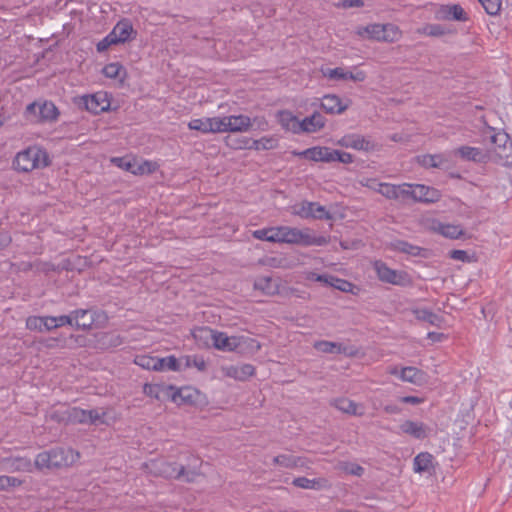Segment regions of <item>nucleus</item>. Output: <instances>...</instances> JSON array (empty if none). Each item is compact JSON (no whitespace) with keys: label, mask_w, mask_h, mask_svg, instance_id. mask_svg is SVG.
Masks as SVG:
<instances>
[{"label":"nucleus","mask_w":512,"mask_h":512,"mask_svg":"<svg viewBox=\"0 0 512 512\" xmlns=\"http://www.w3.org/2000/svg\"><path fill=\"white\" fill-rule=\"evenodd\" d=\"M243 145L238 146V148H248L255 150H271L275 149L278 146V140L272 136H265L258 140L252 139H244Z\"/></svg>","instance_id":"24"},{"label":"nucleus","mask_w":512,"mask_h":512,"mask_svg":"<svg viewBox=\"0 0 512 512\" xmlns=\"http://www.w3.org/2000/svg\"><path fill=\"white\" fill-rule=\"evenodd\" d=\"M73 326L79 330H89L94 324V313L89 309H79L72 312Z\"/></svg>","instance_id":"17"},{"label":"nucleus","mask_w":512,"mask_h":512,"mask_svg":"<svg viewBox=\"0 0 512 512\" xmlns=\"http://www.w3.org/2000/svg\"><path fill=\"white\" fill-rule=\"evenodd\" d=\"M356 34L364 39L389 43L398 41L402 36V32L399 27L391 23H374L367 26L358 27Z\"/></svg>","instance_id":"4"},{"label":"nucleus","mask_w":512,"mask_h":512,"mask_svg":"<svg viewBox=\"0 0 512 512\" xmlns=\"http://www.w3.org/2000/svg\"><path fill=\"white\" fill-rule=\"evenodd\" d=\"M400 430L416 439H424L428 436L429 428L422 422L406 420L400 425Z\"/></svg>","instance_id":"25"},{"label":"nucleus","mask_w":512,"mask_h":512,"mask_svg":"<svg viewBox=\"0 0 512 512\" xmlns=\"http://www.w3.org/2000/svg\"><path fill=\"white\" fill-rule=\"evenodd\" d=\"M117 44L124 43L136 35L131 22L127 19L119 21L110 32Z\"/></svg>","instance_id":"16"},{"label":"nucleus","mask_w":512,"mask_h":512,"mask_svg":"<svg viewBox=\"0 0 512 512\" xmlns=\"http://www.w3.org/2000/svg\"><path fill=\"white\" fill-rule=\"evenodd\" d=\"M314 348L326 354H344L346 356H356L358 350L355 346H347L342 343L331 342L326 340L317 341L314 343Z\"/></svg>","instance_id":"12"},{"label":"nucleus","mask_w":512,"mask_h":512,"mask_svg":"<svg viewBox=\"0 0 512 512\" xmlns=\"http://www.w3.org/2000/svg\"><path fill=\"white\" fill-rule=\"evenodd\" d=\"M107 410L104 408L84 410L78 407L68 408L63 412L60 420L73 424H103Z\"/></svg>","instance_id":"6"},{"label":"nucleus","mask_w":512,"mask_h":512,"mask_svg":"<svg viewBox=\"0 0 512 512\" xmlns=\"http://www.w3.org/2000/svg\"><path fill=\"white\" fill-rule=\"evenodd\" d=\"M161 361V367H158V371H179L180 364L175 356H168L159 358Z\"/></svg>","instance_id":"42"},{"label":"nucleus","mask_w":512,"mask_h":512,"mask_svg":"<svg viewBox=\"0 0 512 512\" xmlns=\"http://www.w3.org/2000/svg\"><path fill=\"white\" fill-rule=\"evenodd\" d=\"M226 118L224 117H211L208 118L209 133H224L226 132Z\"/></svg>","instance_id":"40"},{"label":"nucleus","mask_w":512,"mask_h":512,"mask_svg":"<svg viewBox=\"0 0 512 512\" xmlns=\"http://www.w3.org/2000/svg\"><path fill=\"white\" fill-rule=\"evenodd\" d=\"M438 19L447 21L465 22L469 19L468 14L459 4L441 5L436 12Z\"/></svg>","instance_id":"13"},{"label":"nucleus","mask_w":512,"mask_h":512,"mask_svg":"<svg viewBox=\"0 0 512 512\" xmlns=\"http://www.w3.org/2000/svg\"><path fill=\"white\" fill-rule=\"evenodd\" d=\"M337 468L346 474L355 476H361L364 473V468L362 466L350 462H340Z\"/></svg>","instance_id":"41"},{"label":"nucleus","mask_w":512,"mask_h":512,"mask_svg":"<svg viewBox=\"0 0 512 512\" xmlns=\"http://www.w3.org/2000/svg\"><path fill=\"white\" fill-rule=\"evenodd\" d=\"M413 314L415 315L417 320L427 322L433 326L441 327V325L444 322L442 316L432 312L427 308L414 309Z\"/></svg>","instance_id":"31"},{"label":"nucleus","mask_w":512,"mask_h":512,"mask_svg":"<svg viewBox=\"0 0 512 512\" xmlns=\"http://www.w3.org/2000/svg\"><path fill=\"white\" fill-rule=\"evenodd\" d=\"M186 391L187 390H184V389L174 391L171 396L172 401L177 404H181V403L185 402L187 399L190 398L189 394H185Z\"/></svg>","instance_id":"58"},{"label":"nucleus","mask_w":512,"mask_h":512,"mask_svg":"<svg viewBox=\"0 0 512 512\" xmlns=\"http://www.w3.org/2000/svg\"><path fill=\"white\" fill-rule=\"evenodd\" d=\"M330 286L334 287L340 291H343V292H348L352 288V284L350 282L340 279V278H337L335 276H334V280Z\"/></svg>","instance_id":"54"},{"label":"nucleus","mask_w":512,"mask_h":512,"mask_svg":"<svg viewBox=\"0 0 512 512\" xmlns=\"http://www.w3.org/2000/svg\"><path fill=\"white\" fill-rule=\"evenodd\" d=\"M293 214L304 219H330V214L323 206L319 205L318 203L308 201H303L300 204L294 205Z\"/></svg>","instance_id":"10"},{"label":"nucleus","mask_w":512,"mask_h":512,"mask_svg":"<svg viewBox=\"0 0 512 512\" xmlns=\"http://www.w3.org/2000/svg\"><path fill=\"white\" fill-rule=\"evenodd\" d=\"M450 258L464 262L468 259V255L464 250H452L450 252Z\"/></svg>","instance_id":"60"},{"label":"nucleus","mask_w":512,"mask_h":512,"mask_svg":"<svg viewBox=\"0 0 512 512\" xmlns=\"http://www.w3.org/2000/svg\"><path fill=\"white\" fill-rule=\"evenodd\" d=\"M309 463L310 461H308L306 458L293 456L290 454H281L273 458V464L288 469L308 467Z\"/></svg>","instance_id":"22"},{"label":"nucleus","mask_w":512,"mask_h":512,"mask_svg":"<svg viewBox=\"0 0 512 512\" xmlns=\"http://www.w3.org/2000/svg\"><path fill=\"white\" fill-rule=\"evenodd\" d=\"M51 316H30L26 319V328L35 331H51Z\"/></svg>","instance_id":"33"},{"label":"nucleus","mask_w":512,"mask_h":512,"mask_svg":"<svg viewBox=\"0 0 512 512\" xmlns=\"http://www.w3.org/2000/svg\"><path fill=\"white\" fill-rule=\"evenodd\" d=\"M414 184L403 183L397 185V200H413Z\"/></svg>","instance_id":"45"},{"label":"nucleus","mask_w":512,"mask_h":512,"mask_svg":"<svg viewBox=\"0 0 512 512\" xmlns=\"http://www.w3.org/2000/svg\"><path fill=\"white\" fill-rule=\"evenodd\" d=\"M49 165L47 152L39 146H30L17 153L13 166L21 172H30L35 169L45 168Z\"/></svg>","instance_id":"3"},{"label":"nucleus","mask_w":512,"mask_h":512,"mask_svg":"<svg viewBox=\"0 0 512 512\" xmlns=\"http://www.w3.org/2000/svg\"><path fill=\"white\" fill-rule=\"evenodd\" d=\"M49 321L51 322L50 327H52V330L65 325L73 326L72 313L69 315L51 316Z\"/></svg>","instance_id":"46"},{"label":"nucleus","mask_w":512,"mask_h":512,"mask_svg":"<svg viewBox=\"0 0 512 512\" xmlns=\"http://www.w3.org/2000/svg\"><path fill=\"white\" fill-rule=\"evenodd\" d=\"M453 155L459 156L466 161L484 162L487 158L486 154L477 147L461 146L452 152Z\"/></svg>","instance_id":"26"},{"label":"nucleus","mask_w":512,"mask_h":512,"mask_svg":"<svg viewBox=\"0 0 512 512\" xmlns=\"http://www.w3.org/2000/svg\"><path fill=\"white\" fill-rule=\"evenodd\" d=\"M23 484V481L11 476L1 475L0 476V490H7L13 487H19Z\"/></svg>","instance_id":"47"},{"label":"nucleus","mask_w":512,"mask_h":512,"mask_svg":"<svg viewBox=\"0 0 512 512\" xmlns=\"http://www.w3.org/2000/svg\"><path fill=\"white\" fill-rule=\"evenodd\" d=\"M188 127L189 129L191 130H197V131H200L202 133H209V130H208V117L207 118H199V119H192L189 123H188Z\"/></svg>","instance_id":"48"},{"label":"nucleus","mask_w":512,"mask_h":512,"mask_svg":"<svg viewBox=\"0 0 512 512\" xmlns=\"http://www.w3.org/2000/svg\"><path fill=\"white\" fill-rule=\"evenodd\" d=\"M425 373L416 367H404L400 370V379L405 382L419 385L424 381Z\"/></svg>","instance_id":"32"},{"label":"nucleus","mask_w":512,"mask_h":512,"mask_svg":"<svg viewBox=\"0 0 512 512\" xmlns=\"http://www.w3.org/2000/svg\"><path fill=\"white\" fill-rule=\"evenodd\" d=\"M135 364L146 370L158 371V367H161V361L159 357H153L149 355H138L134 360Z\"/></svg>","instance_id":"37"},{"label":"nucleus","mask_w":512,"mask_h":512,"mask_svg":"<svg viewBox=\"0 0 512 512\" xmlns=\"http://www.w3.org/2000/svg\"><path fill=\"white\" fill-rule=\"evenodd\" d=\"M79 457V453L72 449L54 448L36 456L35 468L38 470L64 468L74 464Z\"/></svg>","instance_id":"1"},{"label":"nucleus","mask_w":512,"mask_h":512,"mask_svg":"<svg viewBox=\"0 0 512 512\" xmlns=\"http://www.w3.org/2000/svg\"><path fill=\"white\" fill-rule=\"evenodd\" d=\"M485 11L491 15H497L501 10L502 0H478Z\"/></svg>","instance_id":"44"},{"label":"nucleus","mask_w":512,"mask_h":512,"mask_svg":"<svg viewBox=\"0 0 512 512\" xmlns=\"http://www.w3.org/2000/svg\"><path fill=\"white\" fill-rule=\"evenodd\" d=\"M446 32V29L440 24H426L417 29V33L431 37H441Z\"/></svg>","instance_id":"39"},{"label":"nucleus","mask_w":512,"mask_h":512,"mask_svg":"<svg viewBox=\"0 0 512 512\" xmlns=\"http://www.w3.org/2000/svg\"><path fill=\"white\" fill-rule=\"evenodd\" d=\"M143 390H144V393L148 396L155 397V398L159 397L158 396L159 387L157 385L145 384Z\"/></svg>","instance_id":"61"},{"label":"nucleus","mask_w":512,"mask_h":512,"mask_svg":"<svg viewBox=\"0 0 512 512\" xmlns=\"http://www.w3.org/2000/svg\"><path fill=\"white\" fill-rule=\"evenodd\" d=\"M351 105V100L343 101L335 94H328L322 98L321 108L328 114H342Z\"/></svg>","instance_id":"14"},{"label":"nucleus","mask_w":512,"mask_h":512,"mask_svg":"<svg viewBox=\"0 0 512 512\" xmlns=\"http://www.w3.org/2000/svg\"><path fill=\"white\" fill-rule=\"evenodd\" d=\"M149 474L167 479H184L186 482H193L198 475L195 471H187L183 465L170 462L166 459H154L144 464Z\"/></svg>","instance_id":"2"},{"label":"nucleus","mask_w":512,"mask_h":512,"mask_svg":"<svg viewBox=\"0 0 512 512\" xmlns=\"http://www.w3.org/2000/svg\"><path fill=\"white\" fill-rule=\"evenodd\" d=\"M392 249L410 256H419L423 250L419 246H415L403 240H396L391 243Z\"/></svg>","instance_id":"36"},{"label":"nucleus","mask_w":512,"mask_h":512,"mask_svg":"<svg viewBox=\"0 0 512 512\" xmlns=\"http://www.w3.org/2000/svg\"><path fill=\"white\" fill-rule=\"evenodd\" d=\"M114 161L118 163V166L124 168L127 171H130L131 173H132V170H135V166H136L135 162L132 163L131 161L126 160L124 158H117Z\"/></svg>","instance_id":"59"},{"label":"nucleus","mask_w":512,"mask_h":512,"mask_svg":"<svg viewBox=\"0 0 512 512\" xmlns=\"http://www.w3.org/2000/svg\"><path fill=\"white\" fill-rule=\"evenodd\" d=\"M377 192L387 199L397 200V185L381 183V185H377Z\"/></svg>","instance_id":"43"},{"label":"nucleus","mask_w":512,"mask_h":512,"mask_svg":"<svg viewBox=\"0 0 512 512\" xmlns=\"http://www.w3.org/2000/svg\"><path fill=\"white\" fill-rule=\"evenodd\" d=\"M226 118V132H246L251 126V119L246 115H231Z\"/></svg>","instance_id":"20"},{"label":"nucleus","mask_w":512,"mask_h":512,"mask_svg":"<svg viewBox=\"0 0 512 512\" xmlns=\"http://www.w3.org/2000/svg\"><path fill=\"white\" fill-rule=\"evenodd\" d=\"M121 66L118 63H111L104 68V74L109 78H116L119 76Z\"/></svg>","instance_id":"56"},{"label":"nucleus","mask_w":512,"mask_h":512,"mask_svg":"<svg viewBox=\"0 0 512 512\" xmlns=\"http://www.w3.org/2000/svg\"><path fill=\"white\" fill-rule=\"evenodd\" d=\"M38 110L40 119L44 121L55 120L58 116L57 107L52 102H44L39 105L37 103H31L27 106V111L35 113Z\"/></svg>","instance_id":"23"},{"label":"nucleus","mask_w":512,"mask_h":512,"mask_svg":"<svg viewBox=\"0 0 512 512\" xmlns=\"http://www.w3.org/2000/svg\"><path fill=\"white\" fill-rule=\"evenodd\" d=\"M374 269L380 281L405 286L411 283L410 277L404 271H398L391 269L382 261H376L374 263Z\"/></svg>","instance_id":"8"},{"label":"nucleus","mask_w":512,"mask_h":512,"mask_svg":"<svg viewBox=\"0 0 512 512\" xmlns=\"http://www.w3.org/2000/svg\"><path fill=\"white\" fill-rule=\"evenodd\" d=\"M322 73H323V76H325L331 80H344L345 79L344 69L340 68V67H337L334 69L328 68L326 70H322Z\"/></svg>","instance_id":"52"},{"label":"nucleus","mask_w":512,"mask_h":512,"mask_svg":"<svg viewBox=\"0 0 512 512\" xmlns=\"http://www.w3.org/2000/svg\"><path fill=\"white\" fill-rule=\"evenodd\" d=\"M440 192L432 187L414 184L413 200L417 202H436L440 199Z\"/></svg>","instance_id":"18"},{"label":"nucleus","mask_w":512,"mask_h":512,"mask_svg":"<svg viewBox=\"0 0 512 512\" xmlns=\"http://www.w3.org/2000/svg\"><path fill=\"white\" fill-rule=\"evenodd\" d=\"M193 335L197 341L205 340V344L207 345L208 340H210L216 349L222 351H234L240 345V341L237 337H229L223 332H217L207 327L195 330Z\"/></svg>","instance_id":"5"},{"label":"nucleus","mask_w":512,"mask_h":512,"mask_svg":"<svg viewBox=\"0 0 512 512\" xmlns=\"http://www.w3.org/2000/svg\"><path fill=\"white\" fill-rule=\"evenodd\" d=\"M273 243H285V226L273 227Z\"/></svg>","instance_id":"55"},{"label":"nucleus","mask_w":512,"mask_h":512,"mask_svg":"<svg viewBox=\"0 0 512 512\" xmlns=\"http://www.w3.org/2000/svg\"><path fill=\"white\" fill-rule=\"evenodd\" d=\"M9 470L12 472H32L35 467L29 458L26 457H15L7 460Z\"/></svg>","instance_id":"34"},{"label":"nucleus","mask_w":512,"mask_h":512,"mask_svg":"<svg viewBox=\"0 0 512 512\" xmlns=\"http://www.w3.org/2000/svg\"><path fill=\"white\" fill-rule=\"evenodd\" d=\"M292 484L295 487L309 490H321L329 486L325 478L309 479L306 477H297L293 479Z\"/></svg>","instance_id":"29"},{"label":"nucleus","mask_w":512,"mask_h":512,"mask_svg":"<svg viewBox=\"0 0 512 512\" xmlns=\"http://www.w3.org/2000/svg\"><path fill=\"white\" fill-rule=\"evenodd\" d=\"M329 240L325 236H317L310 228L298 229L285 226V243L301 246H324Z\"/></svg>","instance_id":"7"},{"label":"nucleus","mask_w":512,"mask_h":512,"mask_svg":"<svg viewBox=\"0 0 512 512\" xmlns=\"http://www.w3.org/2000/svg\"><path fill=\"white\" fill-rule=\"evenodd\" d=\"M333 149L328 147H312L304 150L300 155L306 159L315 161V162H334V158L332 157Z\"/></svg>","instance_id":"21"},{"label":"nucleus","mask_w":512,"mask_h":512,"mask_svg":"<svg viewBox=\"0 0 512 512\" xmlns=\"http://www.w3.org/2000/svg\"><path fill=\"white\" fill-rule=\"evenodd\" d=\"M116 44L117 43L115 42L114 38L109 33L103 40H101L97 44V51L98 52H103V51L107 50L108 47H110L111 45H116Z\"/></svg>","instance_id":"57"},{"label":"nucleus","mask_w":512,"mask_h":512,"mask_svg":"<svg viewBox=\"0 0 512 512\" xmlns=\"http://www.w3.org/2000/svg\"><path fill=\"white\" fill-rule=\"evenodd\" d=\"M432 459V455L428 452L419 453L414 458V471L418 473L428 471L432 464Z\"/></svg>","instance_id":"38"},{"label":"nucleus","mask_w":512,"mask_h":512,"mask_svg":"<svg viewBox=\"0 0 512 512\" xmlns=\"http://www.w3.org/2000/svg\"><path fill=\"white\" fill-rule=\"evenodd\" d=\"M81 101L86 110L96 115L107 111L110 107L108 94L103 91L96 92L92 95L83 96Z\"/></svg>","instance_id":"11"},{"label":"nucleus","mask_w":512,"mask_h":512,"mask_svg":"<svg viewBox=\"0 0 512 512\" xmlns=\"http://www.w3.org/2000/svg\"><path fill=\"white\" fill-rule=\"evenodd\" d=\"M332 157L335 161H339L341 163L349 164L353 162V156L350 153L334 150L332 151Z\"/></svg>","instance_id":"53"},{"label":"nucleus","mask_w":512,"mask_h":512,"mask_svg":"<svg viewBox=\"0 0 512 512\" xmlns=\"http://www.w3.org/2000/svg\"><path fill=\"white\" fill-rule=\"evenodd\" d=\"M417 162L425 168H439L447 162V159L443 154H427L418 156Z\"/></svg>","instance_id":"35"},{"label":"nucleus","mask_w":512,"mask_h":512,"mask_svg":"<svg viewBox=\"0 0 512 512\" xmlns=\"http://www.w3.org/2000/svg\"><path fill=\"white\" fill-rule=\"evenodd\" d=\"M334 280V276L328 274H322L315 278L316 282H321L324 285L330 286Z\"/></svg>","instance_id":"64"},{"label":"nucleus","mask_w":512,"mask_h":512,"mask_svg":"<svg viewBox=\"0 0 512 512\" xmlns=\"http://www.w3.org/2000/svg\"><path fill=\"white\" fill-rule=\"evenodd\" d=\"M432 229L442 236L450 239H458L464 234L463 228L460 225L455 224L436 222L433 224Z\"/></svg>","instance_id":"30"},{"label":"nucleus","mask_w":512,"mask_h":512,"mask_svg":"<svg viewBox=\"0 0 512 512\" xmlns=\"http://www.w3.org/2000/svg\"><path fill=\"white\" fill-rule=\"evenodd\" d=\"M337 144L345 148H351L364 152L374 151L377 148V144L372 141L370 137H365L356 133L343 136L340 140H338Z\"/></svg>","instance_id":"9"},{"label":"nucleus","mask_w":512,"mask_h":512,"mask_svg":"<svg viewBox=\"0 0 512 512\" xmlns=\"http://www.w3.org/2000/svg\"><path fill=\"white\" fill-rule=\"evenodd\" d=\"M280 125L287 131L300 134V120L292 112L283 110L278 113Z\"/></svg>","instance_id":"28"},{"label":"nucleus","mask_w":512,"mask_h":512,"mask_svg":"<svg viewBox=\"0 0 512 512\" xmlns=\"http://www.w3.org/2000/svg\"><path fill=\"white\" fill-rule=\"evenodd\" d=\"M157 166L155 163L150 161H143L140 164L136 163L135 170H132V173L137 174H150L153 173L156 170Z\"/></svg>","instance_id":"49"},{"label":"nucleus","mask_w":512,"mask_h":512,"mask_svg":"<svg viewBox=\"0 0 512 512\" xmlns=\"http://www.w3.org/2000/svg\"><path fill=\"white\" fill-rule=\"evenodd\" d=\"M361 185L367 188H370L374 191H377V185H381V183L377 182L376 179L366 178L360 181Z\"/></svg>","instance_id":"62"},{"label":"nucleus","mask_w":512,"mask_h":512,"mask_svg":"<svg viewBox=\"0 0 512 512\" xmlns=\"http://www.w3.org/2000/svg\"><path fill=\"white\" fill-rule=\"evenodd\" d=\"M185 366L186 367H195L199 371H204L206 369V362L202 357L187 356V357H185Z\"/></svg>","instance_id":"50"},{"label":"nucleus","mask_w":512,"mask_h":512,"mask_svg":"<svg viewBox=\"0 0 512 512\" xmlns=\"http://www.w3.org/2000/svg\"><path fill=\"white\" fill-rule=\"evenodd\" d=\"M221 371L225 377L233 378L238 381H245L255 373V368L251 364L241 366L229 365L223 366Z\"/></svg>","instance_id":"15"},{"label":"nucleus","mask_w":512,"mask_h":512,"mask_svg":"<svg viewBox=\"0 0 512 512\" xmlns=\"http://www.w3.org/2000/svg\"><path fill=\"white\" fill-rule=\"evenodd\" d=\"M326 119L320 113L315 112L311 116L300 120V134L301 133H315L324 128Z\"/></svg>","instance_id":"19"},{"label":"nucleus","mask_w":512,"mask_h":512,"mask_svg":"<svg viewBox=\"0 0 512 512\" xmlns=\"http://www.w3.org/2000/svg\"><path fill=\"white\" fill-rule=\"evenodd\" d=\"M252 235L258 240L272 242L273 227L255 230L253 231Z\"/></svg>","instance_id":"51"},{"label":"nucleus","mask_w":512,"mask_h":512,"mask_svg":"<svg viewBox=\"0 0 512 512\" xmlns=\"http://www.w3.org/2000/svg\"><path fill=\"white\" fill-rule=\"evenodd\" d=\"M330 404L343 413L355 416L363 415L362 407L348 398H337L332 400Z\"/></svg>","instance_id":"27"},{"label":"nucleus","mask_w":512,"mask_h":512,"mask_svg":"<svg viewBox=\"0 0 512 512\" xmlns=\"http://www.w3.org/2000/svg\"><path fill=\"white\" fill-rule=\"evenodd\" d=\"M12 241L7 232H0V250L6 248Z\"/></svg>","instance_id":"63"}]
</instances>
